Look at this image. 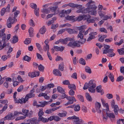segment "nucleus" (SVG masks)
<instances>
[{
	"label": "nucleus",
	"mask_w": 124,
	"mask_h": 124,
	"mask_svg": "<svg viewBox=\"0 0 124 124\" xmlns=\"http://www.w3.org/2000/svg\"><path fill=\"white\" fill-rule=\"evenodd\" d=\"M108 77L110 79L111 81L113 82L114 81V77L112 74L111 73H110L109 75L108 76Z\"/></svg>",
	"instance_id": "ea45409f"
},
{
	"label": "nucleus",
	"mask_w": 124,
	"mask_h": 124,
	"mask_svg": "<svg viewBox=\"0 0 124 124\" xmlns=\"http://www.w3.org/2000/svg\"><path fill=\"white\" fill-rule=\"evenodd\" d=\"M41 12L42 13L48 14L49 12V10L47 9H43L41 10Z\"/></svg>",
	"instance_id": "864d4df0"
},
{
	"label": "nucleus",
	"mask_w": 124,
	"mask_h": 124,
	"mask_svg": "<svg viewBox=\"0 0 124 124\" xmlns=\"http://www.w3.org/2000/svg\"><path fill=\"white\" fill-rule=\"evenodd\" d=\"M29 99L26 96L24 98L22 97L21 99H19L20 103L21 104H25L28 101Z\"/></svg>",
	"instance_id": "f8f14e48"
},
{
	"label": "nucleus",
	"mask_w": 124,
	"mask_h": 124,
	"mask_svg": "<svg viewBox=\"0 0 124 124\" xmlns=\"http://www.w3.org/2000/svg\"><path fill=\"white\" fill-rule=\"evenodd\" d=\"M64 47L63 46H61L60 47L58 46H55L54 47V48L55 50L57 51H60L62 52L64 49Z\"/></svg>",
	"instance_id": "f3484780"
},
{
	"label": "nucleus",
	"mask_w": 124,
	"mask_h": 124,
	"mask_svg": "<svg viewBox=\"0 0 124 124\" xmlns=\"http://www.w3.org/2000/svg\"><path fill=\"white\" fill-rule=\"evenodd\" d=\"M39 102L41 104L40 105H37V106L38 107H43L46 105H47L48 104V102L46 101H44V102Z\"/></svg>",
	"instance_id": "5701e85b"
},
{
	"label": "nucleus",
	"mask_w": 124,
	"mask_h": 124,
	"mask_svg": "<svg viewBox=\"0 0 124 124\" xmlns=\"http://www.w3.org/2000/svg\"><path fill=\"white\" fill-rule=\"evenodd\" d=\"M101 101L103 105L106 107L107 110L109 111V107L107 103H105V101L102 99H101Z\"/></svg>",
	"instance_id": "a878e982"
},
{
	"label": "nucleus",
	"mask_w": 124,
	"mask_h": 124,
	"mask_svg": "<svg viewBox=\"0 0 124 124\" xmlns=\"http://www.w3.org/2000/svg\"><path fill=\"white\" fill-rule=\"evenodd\" d=\"M79 62L80 64L83 65H85V60L82 58H81L79 60Z\"/></svg>",
	"instance_id": "4c0bfd02"
},
{
	"label": "nucleus",
	"mask_w": 124,
	"mask_h": 124,
	"mask_svg": "<svg viewBox=\"0 0 124 124\" xmlns=\"http://www.w3.org/2000/svg\"><path fill=\"white\" fill-rule=\"evenodd\" d=\"M43 49L44 51L45 52L47 51V52L49 51V46L48 44L46 45V46H44L43 47Z\"/></svg>",
	"instance_id": "37998d69"
},
{
	"label": "nucleus",
	"mask_w": 124,
	"mask_h": 124,
	"mask_svg": "<svg viewBox=\"0 0 124 124\" xmlns=\"http://www.w3.org/2000/svg\"><path fill=\"white\" fill-rule=\"evenodd\" d=\"M74 108V110L76 111H79L80 109V106L78 104H77L76 105H75Z\"/></svg>",
	"instance_id": "79ce46f5"
},
{
	"label": "nucleus",
	"mask_w": 124,
	"mask_h": 124,
	"mask_svg": "<svg viewBox=\"0 0 124 124\" xmlns=\"http://www.w3.org/2000/svg\"><path fill=\"white\" fill-rule=\"evenodd\" d=\"M91 16L89 15H88V18L87 20V22L88 23H94L95 22V21L94 19H90Z\"/></svg>",
	"instance_id": "c9c22d12"
},
{
	"label": "nucleus",
	"mask_w": 124,
	"mask_h": 124,
	"mask_svg": "<svg viewBox=\"0 0 124 124\" xmlns=\"http://www.w3.org/2000/svg\"><path fill=\"white\" fill-rule=\"evenodd\" d=\"M39 70L40 71H42L44 70V67L41 64L39 65L38 66Z\"/></svg>",
	"instance_id": "6e6d98bb"
},
{
	"label": "nucleus",
	"mask_w": 124,
	"mask_h": 124,
	"mask_svg": "<svg viewBox=\"0 0 124 124\" xmlns=\"http://www.w3.org/2000/svg\"><path fill=\"white\" fill-rule=\"evenodd\" d=\"M124 79V77L122 76H120L117 77L116 81L117 82H119L122 80Z\"/></svg>",
	"instance_id": "de8ad7c7"
},
{
	"label": "nucleus",
	"mask_w": 124,
	"mask_h": 124,
	"mask_svg": "<svg viewBox=\"0 0 124 124\" xmlns=\"http://www.w3.org/2000/svg\"><path fill=\"white\" fill-rule=\"evenodd\" d=\"M67 99L69 101L71 102L76 101V99L73 96H69L67 98Z\"/></svg>",
	"instance_id": "cd10ccee"
},
{
	"label": "nucleus",
	"mask_w": 124,
	"mask_h": 124,
	"mask_svg": "<svg viewBox=\"0 0 124 124\" xmlns=\"http://www.w3.org/2000/svg\"><path fill=\"white\" fill-rule=\"evenodd\" d=\"M83 32H84L83 30L80 31L78 35V38H79L80 40L78 41H77L78 43H80L81 44H84L86 41V39L83 38Z\"/></svg>",
	"instance_id": "7ed1b4c3"
},
{
	"label": "nucleus",
	"mask_w": 124,
	"mask_h": 124,
	"mask_svg": "<svg viewBox=\"0 0 124 124\" xmlns=\"http://www.w3.org/2000/svg\"><path fill=\"white\" fill-rule=\"evenodd\" d=\"M67 113L66 112H65L64 113H59L58 114V115L60 117H64L66 116Z\"/></svg>",
	"instance_id": "13d9d810"
},
{
	"label": "nucleus",
	"mask_w": 124,
	"mask_h": 124,
	"mask_svg": "<svg viewBox=\"0 0 124 124\" xmlns=\"http://www.w3.org/2000/svg\"><path fill=\"white\" fill-rule=\"evenodd\" d=\"M77 119H74L75 120L73 121V123L75 124H79L84 122L83 120L81 119H79L78 117Z\"/></svg>",
	"instance_id": "4468645a"
},
{
	"label": "nucleus",
	"mask_w": 124,
	"mask_h": 124,
	"mask_svg": "<svg viewBox=\"0 0 124 124\" xmlns=\"http://www.w3.org/2000/svg\"><path fill=\"white\" fill-rule=\"evenodd\" d=\"M120 71L121 73H123L124 75V67H121L120 68Z\"/></svg>",
	"instance_id": "774afa93"
},
{
	"label": "nucleus",
	"mask_w": 124,
	"mask_h": 124,
	"mask_svg": "<svg viewBox=\"0 0 124 124\" xmlns=\"http://www.w3.org/2000/svg\"><path fill=\"white\" fill-rule=\"evenodd\" d=\"M31 39L30 38L26 39V40L24 41V43L26 44H29L31 42Z\"/></svg>",
	"instance_id": "09e8293b"
},
{
	"label": "nucleus",
	"mask_w": 124,
	"mask_h": 124,
	"mask_svg": "<svg viewBox=\"0 0 124 124\" xmlns=\"http://www.w3.org/2000/svg\"><path fill=\"white\" fill-rule=\"evenodd\" d=\"M85 71L89 73L90 74L91 73V71L90 68L88 66H86L85 67Z\"/></svg>",
	"instance_id": "f704fd0d"
},
{
	"label": "nucleus",
	"mask_w": 124,
	"mask_h": 124,
	"mask_svg": "<svg viewBox=\"0 0 124 124\" xmlns=\"http://www.w3.org/2000/svg\"><path fill=\"white\" fill-rule=\"evenodd\" d=\"M13 19H12L11 18V16L9 17L7 21V25L8 28H10L11 27V24L14 23Z\"/></svg>",
	"instance_id": "39448f33"
},
{
	"label": "nucleus",
	"mask_w": 124,
	"mask_h": 124,
	"mask_svg": "<svg viewBox=\"0 0 124 124\" xmlns=\"http://www.w3.org/2000/svg\"><path fill=\"white\" fill-rule=\"evenodd\" d=\"M35 74L34 72H30L28 74V76L30 77L33 78L35 77Z\"/></svg>",
	"instance_id": "e2e57ef3"
},
{
	"label": "nucleus",
	"mask_w": 124,
	"mask_h": 124,
	"mask_svg": "<svg viewBox=\"0 0 124 124\" xmlns=\"http://www.w3.org/2000/svg\"><path fill=\"white\" fill-rule=\"evenodd\" d=\"M112 17V16H109L107 15L105 16H104V19H103L104 20H107L108 19H111Z\"/></svg>",
	"instance_id": "bf43d9fd"
},
{
	"label": "nucleus",
	"mask_w": 124,
	"mask_h": 124,
	"mask_svg": "<svg viewBox=\"0 0 124 124\" xmlns=\"http://www.w3.org/2000/svg\"><path fill=\"white\" fill-rule=\"evenodd\" d=\"M23 59L25 61L29 62L31 60V58L26 55L23 57Z\"/></svg>",
	"instance_id": "e433bc0d"
},
{
	"label": "nucleus",
	"mask_w": 124,
	"mask_h": 124,
	"mask_svg": "<svg viewBox=\"0 0 124 124\" xmlns=\"http://www.w3.org/2000/svg\"><path fill=\"white\" fill-rule=\"evenodd\" d=\"M66 30L67 31V32L70 34L73 33L77 34L78 33V31H76L74 29H66Z\"/></svg>",
	"instance_id": "412c9836"
},
{
	"label": "nucleus",
	"mask_w": 124,
	"mask_h": 124,
	"mask_svg": "<svg viewBox=\"0 0 124 124\" xmlns=\"http://www.w3.org/2000/svg\"><path fill=\"white\" fill-rule=\"evenodd\" d=\"M18 38L16 36H15L13 37V39L12 42L13 43H15L18 41Z\"/></svg>",
	"instance_id": "58836bf2"
},
{
	"label": "nucleus",
	"mask_w": 124,
	"mask_h": 124,
	"mask_svg": "<svg viewBox=\"0 0 124 124\" xmlns=\"http://www.w3.org/2000/svg\"><path fill=\"white\" fill-rule=\"evenodd\" d=\"M81 7L78 8L79 9L76 12L79 13H81L82 14L87 13L86 11V9L85 8H82V5H81Z\"/></svg>",
	"instance_id": "ddd939ff"
},
{
	"label": "nucleus",
	"mask_w": 124,
	"mask_h": 124,
	"mask_svg": "<svg viewBox=\"0 0 124 124\" xmlns=\"http://www.w3.org/2000/svg\"><path fill=\"white\" fill-rule=\"evenodd\" d=\"M15 118L14 116L13 115V114L10 113L7 115L3 118L5 120H11L14 119Z\"/></svg>",
	"instance_id": "9b49d317"
},
{
	"label": "nucleus",
	"mask_w": 124,
	"mask_h": 124,
	"mask_svg": "<svg viewBox=\"0 0 124 124\" xmlns=\"http://www.w3.org/2000/svg\"><path fill=\"white\" fill-rule=\"evenodd\" d=\"M88 85H89V91L92 93H94L95 92V88L96 87V84L94 82L93 80H91L89 81Z\"/></svg>",
	"instance_id": "f03ea898"
},
{
	"label": "nucleus",
	"mask_w": 124,
	"mask_h": 124,
	"mask_svg": "<svg viewBox=\"0 0 124 124\" xmlns=\"http://www.w3.org/2000/svg\"><path fill=\"white\" fill-rule=\"evenodd\" d=\"M69 93L70 95L73 96L75 92L72 89H71Z\"/></svg>",
	"instance_id": "338daca9"
},
{
	"label": "nucleus",
	"mask_w": 124,
	"mask_h": 124,
	"mask_svg": "<svg viewBox=\"0 0 124 124\" xmlns=\"http://www.w3.org/2000/svg\"><path fill=\"white\" fill-rule=\"evenodd\" d=\"M73 38H71L69 37H67L64 39H62V44H67L68 41H71L73 40Z\"/></svg>",
	"instance_id": "9d476101"
},
{
	"label": "nucleus",
	"mask_w": 124,
	"mask_h": 124,
	"mask_svg": "<svg viewBox=\"0 0 124 124\" xmlns=\"http://www.w3.org/2000/svg\"><path fill=\"white\" fill-rule=\"evenodd\" d=\"M85 97L87 100L90 101H92V98L88 93H86Z\"/></svg>",
	"instance_id": "7c9ffc66"
},
{
	"label": "nucleus",
	"mask_w": 124,
	"mask_h": 124,
	"mask_svg": "<svg viewBox=\"0 0 124 124\" xmlns=\"http://www.w3.org/2000/svg\"><path fill=\"white\" fill-rule=\"evenodd\" d=\"M50 9L52 12H54V14H58L59 12V10L58 9L57 6H55L50 8Z\"/></svg>",
	"instance_id": "0eeeda50"
},
{
	"label": "nucleus",
	"mask_w": 124,
	"mask_h": 124,
	"mask_svg": "<svg viewBox=\"0 0 124 124\" xmlns=\"http://www.w3.org/2000/svg\"><path fill=\"white\" fill-rule=\"evenodd\" d=\"M107 37V35H103L101 36L100 35L99 36V40L101 42H102L104 40V39Z\"/></svg>",
	"instance_id": "b1692460"
},
{
	"label": "nucleus",
	"mask_w": 124,
	"mask_h": 124,
	"mask_svg": "<svg viewBox=\"0 0 124 124\" xmlns=\"http://www.w3.org/2000/svg\"><path fill=\"white\" fill-rule=\"evenodd\" d=\"M99 31L101 32H104L106 33L108 32L106 29L103 27L100 28L99 29Z\"/></svg>",
	"instance_id": "a18cd8bd"
},
{
	"label": "nucleus",
	"mask_w": 124,
	"mask_h": 124,
	"mask_svg": "<svg viewBox=\"0 0 124 124\" xmlns=\"http://www.w3.org/2000/svg\"><path fill=\"white\" fill-rule=\"evenodd\" d=\"M114 108V112L115 115L118 114V112L119 110V108L117 105H116L113 108Z\"/></svg>",
	"instance_id": "393cba45"
},
{
	"label": "nucleus",
	"mask_w": 124,
	"mask_h": 124,
	"mask_svg": "<svg viewBox=\"0 0 124 124\" xmlns=\"http://www.w3.org/2000/svg\"><path fill=\"white\" fill-rule=\"evenodd\" d=\"M106 115H107L108 117L110 118L112 122H113L115 119V115L113 113H108L107 112Z\"/></svg>",
	"instance_id": "423d86ee"
},
{
	"label": "nucleus",
	"mask_w": 124,
	"mask_h": 124,
	"mask_svg": "<svg viewBox=\"0 0 124 124\" xmlns=\"http://www.w3.org/2000/svg\"><path fill=\"white\" fill-rule=\"evenodd\" d=\"M77 41L74 42L71 41L68 44V46H69L73 47H79L80 46V45L77 43Z\"/></svg>",
	"instance_id": "20e7f679"
},
{
	"label": "nucleus",
	"mask_w": 124,
	"mask_h": 124,
	"mask_svg": "<svg viewBox=\"0 0 124 124\" xmlns=\"http://www.w3.org/2000/svg\"><path fill=\"white\" fill-rule=\"evenodd\" d=\"M39 8H37L35 9L34 11L35 14L37 16H39Z\"/></svg>",
	"instance_id": "5fc2aeb1"
},
{
	"label": "nucleus",
	"mask_w": 124,
	"mask_h": 124,
	"mask_svg": "<svg viewBox=\"0 0 124 124\" xmlns=\"http://www.w3.org/2000/svg\"><path fill=\"white\" fill-rule=\"evenodd\" d=\"M113 50L111 49H107L104 50L103 52V54L110 53L113 52Z\"/></svg>",
	"instance_id": "c756f323"
},
{
	"label": "nucleus",
	"mask_w": 124,
	"mask_h": 124,
	"mask_svg": "<svg viewBox=\"0 0 124 124\" xmlns=\"http://www.w3.org/2000/svg\"><path fill=\"white\" fill-rule=\"evenodd\" d=\"M38 120L41 121L43 122L46 123L48 122V119L46 118H44L43 116H41L38 118Z\"/></svg>",
	"instance_id": "c85d7f7f"
},
{
	"label": "nucleus",
	"mask_w": 124,
	"mask_h": 124,
	"mask_svg": "<svg viewBox=\"0 0 124 124\" xmlns=\"http://www.w3.org/2000/svg\"><path fill=\"white\" fill-rule=\"evenodd\" d=\"M30 6L32 8L35 9L37 8V6L34 3H31L30 4Z\"/></svg>",
	"instance_id": "052dcab7"
},
{
	"label": "nucleus",
	"mask_w": 124,
	"mask_h": 124,
	"mask_svg": "<svg viewBox=\"0 0 124 124\" xmlns=\"http://www.w3.org/2000/svg\"><path fill=\"white\" fill-rule=\"evenodd\" d=\"M90 36L87 39V41H89L91 40L92 39H94L95 38L94 36L91 35H89Z\"/></svg>",
	"instance_id": "0e129e2a"
},
{
	"label": "nucleus",
	"mask_w": 124,
	"mask_h": 124,
	"mask_svg": "<svg viewBox=\"0 0 124 124\" xmlns=\"http://www.w3.org/2000/svg\"><path fill=\"white\" fill-rule=\"evenodd\" d=\"M5 31L4 29L1 30V33L0 34V38H2V41H3L5 40L6 37V35L4 33Z\"/></svg>",
	"instance_id": "1a4fd4ad"
},
{
	"label": "nucleus",
	"mask_w": 124,
	"mask_h": 124,
	"mask_svg": "<svg viewBox=\"0 0 124 124\" xmlns=\"http://www.w3.org/2000/svg\"><path fill=\"white\" fill-rule=\"evenodd\" d=\"M85 16L84 14L80 15L79 16L76 17L75 18V21H81L83 19V18Z\"/></svg>",
	"instance_id": "6ab92c4d"
},
{
	"label": "nucleus",
	"mask_w": 124,
	"mask_h": 124,
	"mask_svg": "<svg viewBox=\"0 0 124 124\" xmlns=\"http://www.w3.org/2000/svg\"><path fill=\"white\" fill-rule=\"evenodd\" d=\"M20 12L19 11L16 10V11L14 13V18H16L18 15L20 13Z\"/></svg>",
	"instance_id": "69168bd1"
},
{
	"label": "nucleus",
	"mask_w": 124,
	"mask_h": 124,
	"mask_svg": "<svg viewBox=\"0 0 124 124\" xmlns=\"http://www.w3.org/2000/svg\"><path fill=\"white\" fill-rule=\"evenodd\" d=\"M96 91L98 93H101V95L103 94L104 92L101 90V85L98 86L96 88Z\"/></svg>",
	"instance_id": "4be33fe9"
},
{
	"label": "nucleus",
	"mask_w": 124,
	"mask_h": 124,
	"mask_svg": "<svg viewBox=\"0 0 124 124\" xmlns=\"http://www.w3.org/2000/svg\"><path fill=\"white\" fill-rule=\"evenodd\" d=\"M35 96V94L33 93H30L26 95V96L28 99L29 98L34 97Z\"/></svg>",
	"instance_id": "72a5a7b5"
},
{
	"label": "nucleus",
	"mask_w": 124,
	"mask_h": 124,
	"mask_svg": "<svg viewBox=\"0 0 124 124\" xmlns=\"http://www.w3.org/2000/svg\"><path fill=\"white\" fill-rule=\"evenodd\" d=\"M86 28V26L85 25H83L81 27H79L78 28V29L80 31H82V30H83L84 32L85 30L84 29Z\"/></svg>",
	"instance_id": "603ef678"
},
{
	"label": "nucleus",
	"mask_w": 124,
	"mask_h": 124,
	"mask_svg": "<svg viewBox=\"0 0 124 124\" xmlns=\"http://www.w3.org/2000/svg\"><path fill=\"white\" fill-rule=\"evenodd\" d=\"M68 87L70 89H72L74 90H75L76 89V86L74 84H69L68 85Z\"/></svg>",
	"instance_id": "2f4dec72"
},
{
	"label": "nucleus",
	"mask_w": 124,
	"mask_h": 124,
	"mask_svg": "<svg viewBox=\"0 0 124 124\" xmlns=\"http://www.w3.org/2000/svg\"><path fill=\"white\" fill-rule=\"evenodd\" d=\"M86 5L87 7L85 8L87 13H89L91 15H95L96 14L97 12L95 10L96 9L97 7L95 5L94 2L90 0Z\"/></svg>",
	"instance_id": "f257e3e1"
},
{
	"label": "nucleus",
	"mask_w": 124,
	"mask_h": 124,
	"mask_svg": "<svg viewBox=\"0 0 124 124\" xmlns=\"http://www.w3.org/2000/svg\"><path fill=\"white\" fill-rule=\"evenodd\" d=\"M95 107L97 112L98 113H101V110L100 109L101 107L100 103L98 102H96L95 103Z\"/></svg>",
	"instance_id": "6e6552de"
},
{
	"label": "nucleus",
	"mask_w": 124,
	"mask_h": 124,
	"mask_svg": "<svg viewBox=\"0 0 124 124\" xmlns=\"http://www.w3.org/2000/svg\"><path fill=\"white\" fill-rule=\"evenodd\" d=\"M77 97L82 102L84 101V99L83 96L80 95H78L77 96Z\"/></svg>",
	"instance_id": "3c124183"
},
{
	"label": "nucleus",
	"mask_w": 124,
	"mask_h": 124,
	"mask_svg": "<svg viewBox=\"0 0 124 124\" xmlns=\"http://www.w3.org/2000/svg\"><path fill=\"white\" fill-rule=\"evenodd\" d=\"M36 45L39 51L41 52L42 51V50L40 45L39 43H36Z\"/></svg>",
	"instance_id": "8fccbe9b"
},
{
	"label": "nucleus",
	"mask_w": 124,
	"mask_h": 124,
	"mask_svg": "<svg viewBox=\"0 0 124 124\" xmlns=\"http://www.w3.org/2000/svg\"><path fill=\"white\" fill-rule=\"evenodd\" d=\"M71 9H68L67 10H62V12L63 13H64L65 14H69L71 12Z\"/></svg>",
	"instance_id": "4d7b16f0"
},
{
	"label": "nucleus",
	"mask_w": 124,
	"mask_h": 124,
	"mask_svg": "<svg viewBox=\"0 0 124 124\" xmlns=\"http://www.w3.org/2000/svg\"><path fill=\"white\" fill-rule=\"evenodd\" d=\"M25 118V116H21L17 117L15 119L16 121L19 120L21 119H23Z\"/></svg>",
	"instance_id": "680f3d73"
},
{
	"label": "nucleus",
	"mask_w": 124,
	"mask_h": 124,
	"mask_svg": "<svg viewBox=\"0 0 124 124\" xmlns=\"http://www.w3.org/2000/svg\"><path fill=\"white\" fill-rule=\"evenodd\" d=\"M53 73L56 76H61L62 74L61 72L57 69H54L53 70Z\"/></svg>",
	"instance_id": "aec40b11"
},
{
	"label": "nucleus",
	"mask_w": 124,
	"mask_h": 124,
	"mask_svg": "<svg viewBox=\"0 0 124 124\" xmlns=\"http://www.w3.org/2000/svg\"><path fill=\"white\" fill-rule=\"evenodd\" d=\"M117 51L119 53L120 55L124 54V48H122L121 49H118Z\"/></svg>",
	"instance_id": "a19ab883"
},
{
	"label": "nucleus",
	"mask_w": 124,
	"mask_h": 124,
	"mask_svg": "<svg viewBox=\"0 0 124 124\" xmlns=\"http://www.w3.org/2000/svg\"><path fill=\"white\" fill-rule=\"evenodd\" d=\"M64 64L62 63L59 65V69L61 71H62L64 70Z\"/></svg>",
	"instance_id": "49530a36"
},
{
	"label": "nucleus",
	"mask_w": 124,
	"mask_h": 124,
	"mask_svg": "<svg viewBox=\"0 0 124 124\" xmlns=\"http://www.w3.org/2000/svg\"><path fill=\"white\" fill-rule=\"evenodd\" d=\"M57 89L58 91L61 93H65L64 90L60 86L58 87L57 88Z\"/></svg>",
	"instance_id": "473e14b6"
},
{
	"label": "nucleus",
	"mask_w": 124,
	"mask_h": 124,
	"mask_svg": "<svg viewBox=\"0 0 124 124\" xmlns=\"http://www.w3.org/2000/svg\"><path fill=\"white\" fill-rule=\"evenodd\" d=\"M7 42L6 41H2L0 40V50H2L6 45Z\"/></svg>",
	"instance_id": "2eb2a0df"
},
{
	"label": "nucleus",
	"mask_w": 124,
	"mask_h": 124,
	"mask_svg": "<svg viewBox=\"0 0 124 124\" xmlns=\"http://www.w3.org/2000/svg\"><path fill=\"white\" fill-rule=\"evenodd\" d=\"M68 5L70 7H71L72 8L76 7L77 8H79L81 7V5L72 3H69Z\"/></svg>",
	"instance_id": "a211bd4d"
},
{
	"label": "nucleus",
	"mask_w": 124,
	"mask_h": 124,
	"mask_svg": "<svg viewBox=\"0 0 124 124\" xmlns=\"http://www.w3.org/2000/svg\"><path fill=\"white\" fill-rule=\"evenodd\" d=\"M42 109H40L38 113V116H39V117H40L41 116H42L44 114V112L43 111Z\"/></svg>",
	"instance_id": "c03bdc74"
},
{
	"label": "nucleus",
	"mask_w": 124,
	"mask_h": 124,
	"mask_svg": "<svg viewBox=\"0 0 124 124\" xmlns=\"http://www.w3.org/2000/svg\"><path fill=\"white\" fill-rule=\"evenodd\" d=\"M46 31V29L45 26H43L40 30L39 32L41 34H43Z\"/></svg>",
	"instance_id": "bb28decb"
},
{
	"label": "nucleus",
	"mask_w": 124,
	"mask_h": 124,
	"mask_svg": "<svg viewBox=\"0 0 124 124\" xmlns=\"http://www.w3.org/2000/svg\"><path fill=\"white\" fill-rule=\"evenodd\" d=\"M75 16H67V17H65L66 19L69 20L71 21L72 22H74L75 21Z\"/></svg>",
	"instance_id": "dca6fc26"
}]
</instances>
